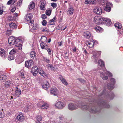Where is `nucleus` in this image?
Returning a JSON list of instances; mask_svg holds the SVG:
<instances>
[{"instance_id": "1", "label": "nucleus", "mask_w": 123, "mask_h": 123, "mask_svg": "<svg viewBox=\"0 0 123 123\" xmlns=\"http://www.w3.org/2000/svg\"><path fill=\"white\" fill-rule=\"evenodd\" d=\"M79 107L83 110H88L92 113H95L98 112L97 109L95 108V107L92 106V104H90L89 105H83L81 104L78 106L75 104L69 103L68 105V108L69 110L72 111L77 109Z\"/></svg>"}, {"instance_id": "2", "label": "nucleus", "mask_w": 123, "mask_h": 123, "mask_svg": "<svg viewBox=\"0 0 123 123\" xmlns=\"http://www.w3.org/2000/svg\"><path fill=\"white\" fill-rule=\"evenodd\" d=\"M33 15L31 13L27 14L25 16V18L27 21H30V24L29 25V26L31 29L30 31L33 32L34 31L37 29L38 25L35 23H34V21L31 20L32 18L33 17Z\"/></svg>"}, {"instance_id": "3", "label": "nucleus", "mask_w": 123, "mask_h": 123, "mask_svg": "<svg viewBox=\"0 0 123 123\" xmlns=\"http://www.w3.org/2000/svg\"><path fill=\"white\" fill-rule=\"evenodd\" d=\"M55 107L59 110L63 109L66 106V104L61 101H58L54 105Z\"/></svg>"}, {"instance_id": "4", "label": "nucleus", "mask_w": 123, "mask_h": 123, "mask_svg": "<svg viewBox=\"0 0 123 123\" xmlns=\"http://www.w3.org/2000/svg\"><path fill=\"white\" fill-rule=\"evenodd\" d=\"M98 105L99 107H102L106 108H108L110 107V105L106 102L103 101H101L98 103Z\"/></svg>"}, {"instance_id": "5", "label": "nucleus", "mask_w": 123, "mask_h": 123, "mask_svg": "<svg viewBox=\"0 0 123 123\" xmlns=\"http://www.w3.org/2000/svg\"><path fill=\"white\" fill-rule=\"evenodd\" d=\"M110 80L111 84H108L107 85V87L109 90H112L114 88V85L116 83V80L113 78H111Z\"/></svg>"}, {"instance_id": "6", "label": "nucleus", "mask_w": 123, "mask_h": 123, "mask_svg": "<svg viewBox=\"0 0 123 123\" xmlns=\"http://www.w3.org/2000/svg\"><path fill=\"white\" fill-rule=\"evenodd\" d=\"M104 18L100 17H94V21L96 24H100L102 23H104Z\"/></svg>"}, {"instance_id": "7", "label": "nucleus", "mask_w": 123, "mask_h": 123, "mask_svg": "<svg viewBox=\"0 0 123 123\" xmlns=\"http://www.w3.org/2000/svg\"><path fill=\"white\" fill-rule=\"evenodd\" d=\"M99 52L98 51H97L96 50H94L92 52V53L93 54V55L92 57V59H95L96 61H97V59H98V56L97 55L98 54V55H100L101 52H99V53H98Z\"/></svg>"}, {"instance_id": "8", "label": "nucleus", "mask_w": 123, "mask_h": 123, "mask_svg": "<svg viewBox=\"0 0 123 123\" xmlns=\"http://www.w3.org/2000/svg\"><path fill=\"white\" fill-rule=\"evenodd\" d=\"M112 4L110 2H107L106 3V6L104 8L105 11L109 12L111 10V7L112 6Z\"/></svg>"}, {"instance_id": "9", "label": "nucleus", "mask_w": 123, "mask_h": 123, "mask_svg": "<svg viewBox=\"0 0 123 123\" xmlns=\"http://www.w3.org/2000/svg\"><path fill=\"white\" fill-rule=\"evenodd\" d=\"M98 66L99 68V67L101 68L104 71L106 69L105 68L104 63L103 61L101 59L98 61Z\"/></svg>"}, {"instance_id": "10", "label": "nucleus", "mask_w": 123, "mask_h": 123, "mask_svg": "<svg viewBox=\"0 0 123 123\" xmlns=\"http://www.w3.org/2000/svg\"><path fill=\"white\" fill-rule=\"evenodd\" d=\"M38 72L40 75L42 76L44 78H46L47 77V74L43 71L41 67H39L37 69Z\"/></svg>"}, {"instance_id": "11", "label": "nucleus", "mask_w": 123, "mask_h": 123, "mask_svg": "<svg viewBox=\"0 0 123 123\" xmlns=\"http://www.w3.org/2000/svg\"><path fill=\"white\" fill-rule=\"evenodd\" d=\"M50 93L56 96L58 95V91L56 87L52 88L50 90Z\"/></svg>"}, {"instance_id": "12", "label": "nucleus", "mask_w": 123, "mask_h": 123, "mask_svg": "<svg viewBox=\"0 0 123 123\" xmlns=\"http://www.w3.org/2000/svg\"><path fill=\"white\" fill-rule=\"evenodd\" d=\"M93 12L97 14L101 15L102 13V10L100 7H98L95 8L93 10Z\"/></svg>"}, {"instance_id": "13", "label": "nucleus", "mask_w": 123, "mask_h": 123, "mask_svg": "<svg viewBox=\"0 0 123 123\" xmlns=\"http://www.w3.org/2000/svg\"><path fill=\"white\" fill-rule=\"evenodd\" d=\"M17 120L20 121H22L24 120L25 118L23 114L20 113L18 114L17 117Z\"/></svg>"}, {"instance_id": "14", "label": "nucleus", "mask_w": 123, "mask_h": 123, "mask_svg": "<svg viewBox=\"0 0 123 123\" xmlns=\"http://www.w3.org/2000/svg\"><path fill=\"white\" fill-rule=\"evenodd\" d=\"M33 64V62L31 60H29L26 61L25 63V67L27 68H29L32 67Z\"/></svg>"}, {"instance_id": "15", "label": "nucleus", "mask_w": 123, "mask_h": 123, "mask_svg": "<svg viewBox=\"0 0 123 123\" xmlns=\"http://www.w3.org/2000/svg\"><path fill=\"white\" fill-rule=\"evenodd\" d=\"M15 38L13 36L10 37L8 38V43L11 45L14 44Z\"/></svg>"}, {"instance_id": "16", "label": "nucleus", "mask_w": 123, "mask_h": 123, "mask_svg": "<svg viewBox=\"0 0 123 123\" xmlns=\"http://www.w3.org/2000/svg\"><path fill=\"white\" fill-rule=\"evenodd\" d=\"M38 68L37 67H34L32 68L31 70V73L34 76H36L38 73L37 69Z\"/></svg>"}, {"instance_id": "17", "label": "nucleus", "mask_w": 123, "mask_h": 123, "mask_svg": "<svg viewBox=\"0 0 123 123\" xmlns=\"http://www.w3.org/2000/svg\"><path fill=\"white\" fill-rule=\"evenodd\" d=\"M6 51L3 49H0V56L4 58H6Z\"/></svg>"}, {"instance_id": "18", "label": "nucleus", "mask_w": 123, "mask_h": 123, "mask_svg": "<svg viewBox=\"0 0 123 123\" xmlns=\"http://www.w3.org/2000/svg\"><path fill=\"white\" fill-rule=\"evenodd\" d=\"M40 46L42 49H46L47 48V47H48L47 44L44 43L43 41H41V43H40Z\"/></svg>"}, {"instance_id": "19", "label": "nucleus", "mask_w": 123, "mask_h": 123, "mask_svg": "<svg viewBox=\"0 0 123 123\" xmlns=\"http://www.w3.org/2000/svg\"><path fill=\"white\" fill-rule=\"evenodd\" d=\"M60 80H61L62 83L66 86H67L68 84L66 80L61 75L59 77Z\"/></svg>"}, {"instance_id": "20", "label": "nucleus", "mask_w": 123, "mask_h": 123, "mask_svg": "<svg viewBox=\"0 0 123 123\" xmlns=\"http://www.w3.org/2000/svg\"><path fill=\"white\" fill-rule=\"evenodd\" d=\"M15 94L16 95L17 97L19 96L21 94V91L20 89L18 87H17L16 88Z\"/></svg>"}, {"instance_id": "21", "label": "nucleus", "mask_w": 123, "mask_h": 123, "mask_svg": "<svg viewBox=\"0 0 123 123\" xmlns=\"http://www.w3.org/2000/svg\"><path fill=\"white\" fill-rule=\"evenodd\" d=\"M86 44L90 48H92L93 47L94 42L93 41H88L86 42Z\"/></svg>"}, {"instance_id": "22", "label": "nucleus", "mask_w": 123, "mask_h": 123, "mask_svg": "<svg viewBox=\"0 0 123 123\" xmlns=\"http://www.w3.org/2000/svg\"><path fill=\"white\" fill-rule=\"evenodd\" d=\"M43 88L45 90H46L49 87V83L48 82L46 81L42 85Z\"/></svg>"}, {"instance_id": "23", "label": "nucleus", "mask_w": 123, "mask_h": 123, "mask_svg": "<svg viewBox=\"0 0 123 123\" xmlns=\"http://www.w3.org/2000/svg\"><path fill=\"white\" fill-rule=\"evenodd\" d=\"M1 73V74L0 75V80H6L7 79V76H6L5 74H3V72H2Z\"/></svg>"}, {"instance_id": "24", "label": "nucleus", "mask_w": 123, "mask_h": 123, "mask_svg": "<svg viewBox=\"0 0 123 123\" xmlns=\"http://www.w3.org/2000/svg\"><path fill=\"white\" fill-rule=\"evenodd\" d=\"M104 23H105L109 25H110L111 23V20L108 18H104Z\"/></svg>"}, {"instance_id": "25", "label": "nucleus", "mask_w": 123, "mask_h": 123, "mask_svg": "<svg viewBox=\"0 0 123 123\" xmlns=\"http://www.w3.org/2000/svg\"><path fill=\"white\" fill-rule=\"evenodd\" d=\"M9 26L10 28L12 29H15L17 27V26L16 24L12 22L9 23Z\"/></svg>"}, {"instance_id": "26", "label": "nucleus", "mask_w": 123, "mask_h": 123, "mask_svg": "<svg viewBox=\"0 0 123 123\" xmlns=\"http://www.w3.org/2000/svg\"><path fill=\"white\" fill-rule=\"evenodd\" d=\"M24 60V58L22 57H20L16 59V61L17 63L19 64L22 62Z\"/></svg>"}, {"instance_id": "27", "label": "nucleus", "mask_w": 123, "mask_h": 123, "mask_svg": "<svg viewBox=\"0 0 123 123\" xmlns=\"http://www.w3.org/2000/svg\"><path fill=\"white\" fill-rule=\"evenodd\" d=\"M114 94L112 92H110L109 93V95L107 96V97L109 98L110 99H113L114 97Z\"/></svg>"}, {"instance_id": "28", "label": "nucleus", "mask_w": 123, "mask_h": 123, "mask_svg": "<svg viewBox=\"0 0 123 123\" xmlns=\"http://www.w3.org/2000/svg\"><path fill=\"white\" fill-rule=\"evenodd\" d=\"M30 57L34 59L36 58V54L34 51H31L30 53Z\"/></svg>"}, {"instance_id": "29", "label": "nucleus", "mask_w": 123, "mask_h": 123, "mask_svg": "<svg viewBox=\"0 0 123 123\" xmlns=\"http://www.w3.org/2000/svg\"><path fill=\"white\" fill-rule=\"evenodd\" d=\"M74 11V9L72 8H69L68 11V13L69 15H72L73 14Z\"/></svg>"}, {"instance_id": "30", "label": "nucleus", "mask_w": 123, "mask_h": 123, "mask_svg": "<svg viewBox=\"0 0 123 123\" xmlns=\"http://www.w3.org/2000/svg\"><path fill=\"white\" fill-rule=\"evenodd\" d=\"M35 7V4L33 2H32L30 3L29 6H28V8L30 9H33Z\"/></svg>"}, {"instance_id": "31", "label": "nucleus", "mask_w": 123, "mask_h": 123, "mask_svg": "<svg viewBox=\"0 0 123 123\" xmlns=\"http://www.w3.org/2000/svg\"><path fill=\"white\" fill-rule=\"evenodd\" d=\"M22 42L21 40L19 38H17L15 40V42L14 43V44L15 45L18 44V43H21Z\"/></svg>"}, {"instance_id": "32", "label": "nucleus", "mask_w": 123, "mask_h": 123, "mask_svg": "<svg viewBox=\"0 0 123 123\" xmlns=\"http://www.w3.org/2000/svg\"><path fill=\"white\" fill-rule=\"evenodd\" d=\"M114 26L116 28L118 29H121L122 27L121 24L119 23H115Z\"/></svg>"}, {"instance_id": "33", "label": "nucleus", "mask_w": 123, "mask_h": 123, "mask_svg": "<svg viewBox=\"0 0 123 123\" xmlns=\"http://www.w3.org/2000/svg\"><path fill=\"white\" fill-rule=\"evenodd\" d=\"M100 74L102 78L104 80H106L108 79V77L105 76L103 72H100Z\"/></svg>"}, {"instance_id": "34", "label": "nucleus", "mask_w": 123, "mask_h": 123, "mask_svg": "<svg viewBox=\"0 0 123 123\" xmlns=\"http://www.w3.org/2000/svg\"><path fill=\"white\" fill-rule=\"evenodd\" d=\"M48 105L46 103H45L42 105L41 108L42 109H46L48 108Z\"/></svg>"}, {"instance_id": "35", "label": "nucleus", "mask_w": 123, "mask_h": 123, "mask_svg": "<svg viewBox=\"0 0 123 123\" xmlns=\"http://www.w3.org/2000/svg\"><path fill=\"white\" fill-rule=\"evenodd\" d=\"M84 35L86 37V38H89L91 36V33L88 31H86Z\"/></svg>"}, {"instance_id": "36", "label": "nucleus", "mask_w": 123, "mask_h": 123, "mask_svg": "<svg viewBox=\"0 0 123 123\" xmlns=\"http://www.w3.org/2000/svg\"><path fill=\"white\" fill-rule=\"evenodd\" d=\"M55 17H54L49 22V24L50 25H53L54 24L55 22Z\"/></svg>"}, {"instance_id": "37", "label": "nucleus", "mask_w": 123, "mask_h": 123, "mask_svg": "<svg viewBox=\"0 0 123 123\" xmlns=\"http://www.w3.org/2000/svg\"><path fill=\"white\" fill-rule=\"evenodd\" d=\"M47 66L48 68H50L52 70H54L55 68L51 64H49L47 65Z\"/></svg>"}, {"instance_id": "38", "label": "nucleus", "mask_w": 123, "mask_h": 123, "mask_svg": "<svg viewBox=\"0 0 123 123\" xmlns=\"http://www.w3.org/2000/svg\"><path fill=\"white\" fill-rule=\"evenodd\" d=\"M14 58V55H10L8 57V60H13Z\"/></svg>"}, {"instance_id": "39", "label": "nucleus", "mask_w": 123, "mask_h": 123, "mask_svg": "<svg viewBox=\"0 0 123 123\" xmlns=\"http://www.w3.org/2000/svg\"><path fill=\"white\" fill-rule=\"evenodd\" d=\"M95 29L97 32H100L102 31L103 29L100 27L97 26L95 28Z\"/></svg>"}, {"instance_id": "40", "label": "nucleus", "mask_w": 123, "mask_h": 123, "mask_svg": "<svg viewBox=\"0 0 123 123\" xmlns=\"http://www.w3.org/2000/svg\"><path fill=\"white\" fill-rule=\"evenodd\" d=\"M15 46L17 47V48L19 50H21L22 48V45L21 43H18V44L16 45Z\"/></svg>"}, {"instance_id": "41", "label": "nucleus", "mask_w": 123, "mask_h": 123, "mask_svg": "<svg viewBox=\"0 0 123 123\" xmlns=\"http://www.w3.org/2000/svg\"><path fill=\"white\" fill-rule=\"evenodd\" d=\"M51 10L50 9L47 10L46 11V14L48 16H49L51 13Z\"/></svg>"}, {"instance_id": "42", "label": "nucleus", "mask_w": 123, "mask_h": 123, "mask_svg": "<svg viewBox=\"0 0 123 123\" xmlns=\"http://www.w3.org/2000/svg\"><path fill=\"white\" fill-rule=\"evenodd\" d=\"M37 121H41L42 119V118L41 116L40 115H38L37 117Z\"/></svg>"}, {"instance_id": "43", "label": "nucleus", "mask_w": 123, "mask_h": 123, "mask_svg": "<svg viewBox=\"0 0 123 123\" xmlns=\"http://www.w3.org/2000/svg\"><path fill=\"white\" fill-rule=\"evenodd\" d=\"M15 1L13 0H10L8 1V5H12L15 2Z\"/></svg>"}, {"instance_id": "44", "label": "nucleus", "mask_w": 123, "mask_h": 123, "mask_svg": "<svg viewBox=\"0 0 123 123\" xmlns=\"http://www.w3.org/2000/svg\"><path fill=\"white\" fill-rule=\"evenodd\" d=\"M92 0H86L85 3L86 4H89L91 3Z\"/></svg>"}, {"instance_id": "45", "label": "nucleus", "mask_w": 123, "mask_h": 123, "mask_svg": "<svg viewBox=\"0 0 123 123\" xmlns=\"http://www.w3.org/2000/svg\"><path fill=\"white\" fill-rule=\"evenodd\" d=\"M15 52L16 51L14 49H13L10 51V53H9V54L10 55H13L15 53Z\"/></svg>"}, {"instance_id": "46", "label": "nucleus", "mask_w": 123, "mask_h": 123, "mask_svg": "<svg viewBox=\"0 0 123 123\" xmlns=\"http://www.w3.org/2000/svg\"><path fill=\"white\" fill-rule=\"evenodd\" d=\"M106 73L107 75L110 77H112V74L109 72L107 71L106 72Z\"/></svg>"}, {"instance_id": "47", "label": "nucleus", "mask_w": 123, "mask_h": 123, "mask_svg": "<svg viewBox=\"0 0 123 123\" xmlns=\"http://www.w3.org/2000/svg\"><path fill=\"white\" fill-rule=\"evenodd\" d=\"M51 5L54 8L56 7L57 4L56 3H52L51 4Z\"/></svg>"}, {"instance_id": "48", "label": "nucleus", "mask_w": 123, "mask_h": 123, "mask_svg": "<svg viewBox=\"0 0 123 123\" xmlns=\"http://www.w3.org/2000/svg\"><path fill=\"white\" fill-rule=\"evenodd\" d=\"M42 30L43 32H49V30L48 29L46 28H42Z\"/></svg>"}, {"instance_id": "49", "label": "nucleus", "mask_w": 123, "mask_h": 123, "mask_svg": "<svg viewBox=\"0 0 123 123\" xmlns=\"http://www.w3.org/2000/svg\"><path fill=\"white\" fill-rule=\"evenodd\" d=\"M43 60L47 63H49L50 61L49 59L47 57H43Z\"/></svg>"}, {"instance_id": "50", "label": "nucleus", "mask_w": 123, "mask_h": 123, "mask_svg": "<svg viewBox=\"0 0 123 123\" xmlns=\"http://www.w3.org/2000/svg\"><path fill=\"white\" fill-rule=\"evenodd\" d=\"M46 49L47 50L49 54L50 55H51V49L50 48H49V46L47 47V48Z\"/></svg>"}, {"instance_id": "51", "label": "nucleus", "mask_w": 123, "mask_h": 123, "mask_svg": "<svg viewBox=\"0 0 123 123\" xmlns=\"http://www.w3.org/2000/svg\"><path fill=\"white\" fill-rule=\"evenodd\" d=\"M41 17L42 19H46L47 17L45 14H43L41 15Z\"/></svg>"}, {"instance_id": "52", "label": "nucleus", "mask_w": 123, "mask_h": 123, "mask_svg": "<svg viewBox=\"0 0 123 123\" xmlns=\"http://www.w3.org/2000/svg\"><path fill=\"white\" fill-rule=\"evenodd\" d=\"M47 24L46 21L45 20H43V21L42 24L44 26H45Z\"/></svg>"}, {"instance_id": "53", "label": "nucleus", "mask_w": 123, "mask_h": 123, "mask_svg": "<svg viewBox=\"0 0 123 123\" xmlns=\"http://www.w3.org/2000/svg\"><path fill=\"white\" fill-rule=\"evenodd\" d=\"M40 2L41 3V5H45V1L44 0H41Z\"/></svg>"}, {"instance_id": "54", "label": "nucleus", "mask_w": 123, "mask_h": 123, "mask_svg": "<svg viewBox=\"0 0 123 123\" xmlns=\"http://www.w3.org/2000/svg\"><path fill=\"white\" fill-rule=\"evenodd\" d=\"M8 86H13V84H12V82H11L10 81H9V82L8 81Z\"/></svg>"}, {"instance_id": "55", "label": "nucleus", "mask_w": 123, "mask_h": 123, "mask_svg": "<svg viewBox=\"0 0 123 123\" xmlns=\"http://www.w3.org/2000/svg\"><path fill=\"white\" fill-rule=\"evenodd\" d=\"M79 80L82 83H84L85 82V81L82 79L79 78Z\"/></svg>"}, {"instance_id": "56", "label": "nucleus", "mask_w": 123, "mask_h": 123, "mask_svg": "<svg viewBox=\"0 0 123 123\" xmlns=\"http://www.w3.org/2000/svg\"><path fill=\"white\" fill-rule=\"evenodd\" d=\"M4 115V114L3 112H1L0 114V117L2 118L3 117Z\"/></svg>"}, {"instance_id": "57", "label": "nucleus", "mask_w": 123, "mask_h": 123, "mask_svg": "<svg viewBox=\"0 0 123 123\" xmlns=\"http://www.w3.org/2000/svg\"><path fill=\"white\" fill-rule=\"evenodd\" d=\"M44 6L45 5H41L40 6V9L41 10L44 9L43 8H44Z\"/></svg>"}, {"instance_id": "58", "label": "nucleus", "mask_w": 123, "mask_h": 123, "mask_svg": "<svg viewBox=\"0 0 123 123\" xmlns=\"http://www.w3.org/2000/svg\"><path fill=\"white\" fill-rule=\"evenodd\" d=\"M16 8H13L11 10V12H14L15 11Z\"/></svg>"}, {"instance_id": "59", "label": "nucleus", "mask_w": 123, "mask_h": 123, "mask_svg": "<svg viewBox=\"0 0 123 123\" xmlns=\"http://www.w3.org/2000/svg\"><path fill=\"white\" fill-rule=\"evenodd\" d=\"M67 52H66L65 54V58L66 59H68V55H67Z\"/></svg>"}, {"instance_id": "60", "label": "nucleus", "mask_w": 123, "mask_h": 123, "mask_svg": "<svg viewBox=\"0 0 123 123\" xmlns=\"http://www.w3.org/2000/svg\"><path fill=\"white\" fill-rule=\"evenodd\" d=\"M50 123H58V122H55V120H51L49 121Z\"/></svg>"}, {"instance_id": "61", "label": "nucleus", "mask_w": 123, "mask_h": 123, "mask_svg": "<svg viewBox=\"0 0 123 123\" xmlns=\"http://www.w3.org/2000/svg\"><path fill=\"white\" fill-rule=\"evenodd\" d=\"M43 39H44L45 40V41H46L47 40V39L46 37H42L41 38V41H42V40Z\"/></svg>"}, {"instance_id": "62", "label": "nucleus", "mask_w": 123, "mask_h": 123, "mask_svg": "<svg viewBox=\"0 0 123 123\" xmlns=\"http://www.w3.org/2000/svg\"><path fill=\"white\" fill-rule=\"evenodd\" d=\"M97 0H94L92 2V4H96V3Z\"/></svg>"}, {"instance_id": "63", "label": "nucleus", "mask_w": 123, "mask_h": 123, "mask_svg": "<svg viewBox=\"0 0 123 123\" xmlns=\"http://www.w3.org/2000/svg\"><path fill=\"white\" fill-rule=\"evenodd\" d=\"M8 19L9 21H12L13 20V18L12 17H8Z\"/></svg>"}, {"instance_id": "64", "label": "nucleus", "mask_w": 123, "mask_h": 123, "mask_svg": "<svg viewBox=\"0 0 123 123\" xmlns=\"http://www.w3.org/2000/svg\"><path fill=\"white\" fill-rule=\"evenodd\" d=\"M21 79H25V77L24 76V74H23V75H22L20 77Z\"/></svg>"}]
</instances>
